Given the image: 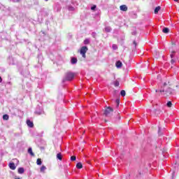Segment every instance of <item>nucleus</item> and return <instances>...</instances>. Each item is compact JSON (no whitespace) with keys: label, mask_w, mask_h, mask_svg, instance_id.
Returning <instances> with one entry per match:
<instances>
[{"label":"nucleus","mask_w":179,"mask_h":179,"mask_svg":"<svg viewBox=\"0 0 179 179\" xmlns=\"http://www.w3.org/2000/svg\"><path fill=\"white\" fill-rule=\"evenodd\" d=\"M15 2H19V0H16Z\"/></svg>","instance_id":"36"},{"label":"nucleus","mask_w":179,"mask_h":179,"mask_svg":"<svg viewBox=\"0 0 179 179\" xmlns=\"http://www.w3.org/2000/svg\"><path fill=\"white\" fill-rule=\"evenodd\" d=\"M160 131H162V129L159 127V131H158V134H159V135H162V134H161Z\"/></svg>","instance_id":"30"},{"label":"nucleus","mask_w":179,"mask_h":179,"mask_svg":"<svg viewBox=\"0 0 179 179\" xmlns=\"http://www.w3.org/2000/svg\"><path fill=\"white\" fill-rule=\"evenodd\" d=\"M18 173H19V174H23V173H24V169L22 168V167L19 168Z\"/></svg>","instance_id":"13"},{"label":"nucleus","mask_w":179,"mask_h":179,"mask_svg":"<svg viewBox=\"0 0 179 179\" xmlns=\"http://www.w3.org/2000/svg\"><path fill=\"white\" fill-rule=\"evenodd\" d=\"M116 103H117V106H119V104H120V99H116Z\"/></svg>","instance_id":"31"},{"label":"nucleus","mask_w":179,"mask_h":179,"mask_svg":"<svg viewBox=\"0 0 179 179\" xmlns=\"http://www.w3.org/2000/svg\"><path fill=\"white\" fill-rule=\"evenodd\" d=\"M171 64H174V62H176V61L173 59H171Z\"/></svg>","instance_id":"32"},{"label":"nucleus","mask_w":179,"mask_h":179,"mask_svg":"<svg viewBox=\"0 0 179 179\" xmlns=\"http://www.w3.org/2000/svg\"><path fill=\"white\" fill-rule=\"evenodd\" d=\"M74 9H75V8H74L73 7H69V10H74Z\"/></svg>","instance_id":"29"},{"label":"nucleus","mask_w":179,"mask_h":179,"mask_svg":"<svg viewBox=\"0 0 179 179\" xmlns=\"http://www.w3.org/2000/svg\"><path fill=\"white\" fill-rule=\"evenodd\" d=\"M174 54H176V51H172L171 54V58L173 59L174 58Z\"/></svg>","instance_id":"22"},{"label":"nucleus","mask_w":179,"mask_h":179,"mask_svg":"<svg viewBox=\"0 0 179 179\" xmlns=\"http://www.w3.org/2000/svg\"><path fill=\"white\" fill-rule=\"evenodd\" d=\"M134 44H135V45H136V43L134 41Z\"/></svg>","instance_id":"37"},{"label":"nucleus","mask_w":179,"mask_h":179,"mask_svg":"<svg viewBox=\"0 0 179 179\" xmlns=\"http://www.w3.org/2000/svg\"><path fill=\"white\" fill-rule=\"evenodd\" d=\"M8 166L11 170H16V166L15 165V163H10Z\"/></svg>","instance_id":"7"},{"label":"nucleus","mask_w":179,"mask_h":179,"mask_svg":"<svg viewBox=\"0 0 179 179\" xmlns=\"http://www.w3.org/2000/svg\"><path fill=\"white\" fill-rule=\"evenodd\" d=\"M120 9L123 12H127V10H128V7L127 6V5H122L120 6Z\"/></svg>","instance_id":"5"},{"label":"nucleus","mask_w":179,"mask_h":179,"mask_svg":"<svg viewBox=\"0 0 179 179\" xmlns=\"http://www.w3.org/2000/svg\"><path fill=\"white\" fill-rule=\"evenodd\" d=\"M84 44L85 45H87L89 44H90V38H86L85 41H84Z\"/></svg>","instance_id":"12"},{"label":"nucleus","mask_w":179,"mask_h":179,"mask_svg":"<svg viewBox=\"0 0 179 179\" xmlns=\"http://www.w3.org/2000/svg\"><path fill=\"white\" fill-rule=\"evenodd\" d=\"M175 1V2H178V0H174Z\"/></svg>","instance_id":"35"},{"label":"nucleus","mask_w":179,"mask_h":179,"mask_svg":"<svg viewBox=\"0 0 179 179\" xmlns=\"http://www.w3.org/2000/svg\"><path fill=\"white\" fill-rule=\"evenodd\" d=\"M28 153H29V155H31V156H34V153L33 152V150L31 149V148H29L28 149Z\"/></svg>","instance_id":"15"},{"label":"nucleus","mask_w":179,"mask_h":179,"mask_svg":"<svg viewBox=\"0 0 179 179\" xmlns=\"http://www.w3.org/2000/svg\"><path fill=\"white\" fill-rule=\"evenodd\" d=\"M163 33H169L170 31V29L167 27H164L162 30Z\"/></svg>","instance_id":"18"},{"label":"nucleus","mask_w":179,"mask_h":179,"mask_svg":"<svg viewBox=\"0 0 179 179\" xmlns=\"http://www.w3.org/2000/svg\"><path fill=\"white\" fill-rule=\"evenodd\" d=\"M3 120H5L6 121H8V120H9V115H3Z\"/></svg>","instance_id":"19"},{"label":"nucleus","mask_w":179,"mask_h":179,"mask_svg":"<svg viewBox=\"0 0 179 179\" xmlns=\"http://www.w3.org/2000/svg\"><path fill=\"white\" fill-rule=\"evenodd\" d=\"M112 48H113V50H117V48H118V47L117 46V45L113 44V45H112Z\"/></svg>","instance_id":"25"},{"label":"nucleus","mask_w":179,"mask_h":179,"mask_svg":"<svg viewBox=\"0 0 179 179\" xmlns=\"http://www.w3.org/2000/svg\"><path fill=\"white\" fill-rule=\"evenodd\" d=\"M46 170H47V167H45V166L43 165L41 167V173H45Z\"/></svg>","instance_id":"11"},{"label":"nucleus","mask_w":179,"mask_h":179,"mask_svg":"<svg viewBox=\"0 0 179 179\" xmlns=\"http://www.w3.org/2000/svg\"><path fill=\"white\" fill-rule=\"evenodd\" d=\"M27 124L28 125V127H29V128H33L34 127V124L33 122L30 121V120H27Z\"/></svg>","instance_id":"8"},{"label":"nucleus","mask_w":179,"mask_h":179,"mask_svg":"<svg viewBox=\"0 0 179 179\" xmlns=\"http://www.w3.org/2000/svg\"><path fill=\"white\" fill-rule=\"evenodd\" d=\"M115 66L116 68H117L118 69H120V68H122V62H121V61H117L115 63Z\"/></svg>","instance_id":"6"},{"label":"nucleus","mask_w":179,"mask_h":179,"mask_svg":"<svg viewBox=\"0 0 179 179\" xmlns=\"http://www.w3.org/2000/svg\"><path fill=\"white\" fill-rule=\"evenodd\" d=\"M162 8L160 6H157V8H155V15H157V13H159V10H160Z\"/></svg>","instance_id":"14"},{"label":"nucleus","mask_w":179,"mask_h":179,"mask_svg":"<svg viewBox=\"0 0 179 179\" xmlns=\"http://www.w3.org/2000/svg\"><path fill=\"white\" fill-rule=\"evenodd\" d=\"M166 106H167V107H171V106H173V103H171V101H169V102L166 103Z\"/></svg>","instance_id":"23"},{"label":"nucleus","mask_w":179,"mask_h":179,"mask_svg":"<svg viewBox=\"0 0 179 179\" xmlns=\"http://www.w3.org/2000/svg\"><path fill=\"white\" fill-rule=\"evenodd\" d=\"M75 160H76V157H75V156L71 157V162H75Z\"/></svg>","instance_id":"24"},{"label":"nucleus","mask_w":179,"mask_h":179,"mask_svg":"<svg viewBox=\"0 0 179 179\" xmlns=\"http://www.w3.org/2000/svg\"><path fill=\"white\" fill-rule=\"evenodd\" d=\"M36 164H38V166H41V159H38L36 161Z\"/></svg>","instance_id":"20"},{"label":"nucleus","mask_w":179,"mask_h":179,"mask_svg":"<svg viewBox=\"0 0 179 179\" xmlns=\"http://www.w3.org/2000/svg\"><path fill=\"white\" fill-rule=\"evenodd\" d=\"M0 83H2V78L0 76Z\"/></svg>","instance_id":"33"},{"label":"nucleus","mask_w":179,"mask_h":179,"mask_svg":"<svg viewBox=\"0 0 179 179\" xmlns=\"http://www.w3.org/2000/svg\"><path fill=\"white\" fill-rule=\"evenodd\" d=\"M120 94H121V96H122V97H124V96H125V94H126L125 90H122V91L120 92Z\"/></svg>","instance_id":"21"},{"label":"nucleus","mask_w":179,"mask_h":179,"mask_svg":"<svg viewBox=\"0 0 179 179\" xmlns=\"http://www.w3.org/2000/svg\"><path fill=\"white\" fill-rule=\"evenodd\" d=\"M105 31H106V33H110V31H111V27H105Z\"/></svg>","instance_id":"17"},{"label":"nucleus","mask_w":179,"mask_h":179,"mask_svg":"<svg viewBox=\"0 0 179 179\" xmlns=\"http://www.w3.org/2000/svg\"><path fill=\"white\" fill-rule=\"evenodd\" d=\"M46 2L48 1V0H45Z\"/></svg>","instance_id":"38"},{"label":"nucleus","mask_w":179,"mask_h":179,"mask_svg":"<svg viewBox=\"0 0 179 179\" xmlns=\"http://www.w3.org/2000/svg\"><path fill=\"white\" fill-rule=\"evenodd\" d=\"M76 167H77V169H83V165H82V163L78 162V163L76 164Z\"/></svg>","instance_id":"16"},{"label":"nucleus","mask_w":179,"mask_h":179,"mask_svg":"<svg viewBox=\"0 0 179 179\" xmlns=\"http://www.w3.org/2000/svg\"><path fill=\"white\" fill-rule=\"evenodd\" d=\"M74 78L75 73L71 72L66 73L63 78V82H66V80H73Z\"/></svg>","instance_id":"2"},{"label":"nucleus","mask_w":179,"mask_h":179,"mask_svg":"<svg viewBox=\"0 0 179 179\" xmlns=\"http://www.w3.org/2000/svg\"><path fill=\"white\" fill-rule=\"evenodd\" d=\"M56 157L58 160H62V154L61 152L57 153Z\"/></svg>","instance_id":"9"},{"label":"nucleus","mask_w":179,"mask_h":179,"mask_svg":"<svg viewBox=\"0 0 179 179\" xmlns=\"http://www.w3.org/2000/svg\"><path fill=\"white\" fill-rule=\"evenodd\" d=\"M96 8V5H94L93 6L91 7V10H94Z\"/></svg>","instance_id":"27"},{"label":"nucleus","mask_w":179,"mask_h":179,"mask_svg":"<svg viewBox=\"0 0 179 179\" xmlns=\"http://www.w3.org/2000/svg\"><path fill=\"white\" fill-rule=\"evenodd\" d=\"M89 49L87 46H83L80 50V54H81L83 58H86V53Z\"/></svg>","instance_id":"3"},{"label":"nucleus","mask_w":179,"mask_h":179,"mask_svg":"<svg viewBox=\"0 0 179 179\" xmlns=\"http://www.w3.org/2000/svg\"><path fill=\"white\" fill-rule=\"evenodd\" d=\"M113 111H114L113 109H112L111 107L108 106L105 109L104 111V115L105 117H109L110 114H111V113H113Z\"/></svg>","instance_id":"4"},{"label":"nucleus","mask_w":179,"mask_h":179,"mask_svg":"<svg viewBox=\"0 0 179 179\" xmlns=\"http://www.w3.org/2000/svg\"><path fill=\"white\" fill-rule=\"evenodd\" d=\"M71 64H77L78 62V59L75 58V57H72L71 60Z\"/></svg>","instance_id":"10"},{"label":"nucleus","mask_w":179,"mask_h":179,"mask_svg":"<svg viewBox=\"0 0 179 179\" xmlns=\"http://www.w3.org/2000/svg\"><path fill=\"white\" fill-rule=\"evenodd\" d=\"M115 86H120V83L118 81H115Z\"/></svg>","instance_id":"28"},{"label":"nucleus","mask_w":179,"mask_h":179,"mask_svg":"<svg viewBox=\"0 0 179 179\" xmlns=\"http://www.w3.org/2000/svg\"><path fill=\"white\" fill-rule=\"evenodd\" d=\"M96 36H97V34H96V32H92V36L94 38H96Z\"/></svg>","instance_id":"26"},{"label":"nucleus","mask_w":179,"mask_h":179,"mask_svg":"<svg viewBox=\"0 0 179 179\" xmlns=\"http://www.w3.org/2000/svg\"><path fill=\"white\" fill-rule=\"evenodd\" d=\"M36 114H38L39 115H40V114H41V112H36Z\"/></svg>","instance_id":"34"},{"label":"nucleus","mask_w":179,"mask_h":179,"mask_svg":"<svg viewBox=\"0 0 179 179\" xmlns=\"http://www.w3.org/2000/svg\"><path fill=\"white\" fill-rule=\"evenodd\" d=\"M155 92L156 93H157V92H159L161 94H163L164 93V96H170V94L173 93V90L170 87V85L169 84L164 83L161 89L156 90Z\"/></svg>","instance_id":"1"},{"label":"nucleus","mask_w":179,"mask_h":179,"mask_svg":"<svg viewBox=\"0 0 179 179\" xmlns=\"http://www.w3.org/2000/svg\"><path fill=\"white\" fill-rule=\"evenodd\" d=\"M15 179H20V178H15Z\"/></svg>","instance_id":"39"}]
</instances>
